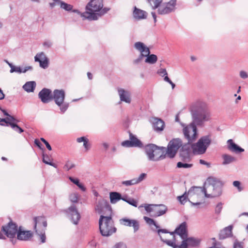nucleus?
<instances>
[{
    "label": "nucleus",
    "mask_w": 248,
    "mask_h": 248,
    "mask_svg": "<svg viewBox=\"0 0 248 248\" xmlns=\"http://www.w3.org/2000/svg\"><path fill=\"white\" fill-rule=\"evenodd\" d=\"M192 166V164H188L184 162H178L177 163V167L178 168L187 169L191 168Z\"/></svg>",
    "instance_id": "obj_42"
},
{
    "label": "nucleus",
    "mask_w": 248,
    "mask_h": 248,
    "mask_svg": "<svg viewBox=\"0 0 248 248\" xmlns=\"http://www.w3.org/2000/svg\"><path fill=\"white\" fill-rule=\"evenodd\" d=\"M179 235L182 239L186 238L188 236L187 226L186 222L184 221L180 224L173 232H170V235Z\"/></svg>",
    "instance_id": "obj_16"
},
{
    "label": "nucleus",
    "mask_w": 248,
    "mask_h": 248,
    "mask_svg": "<svg viewBox=\"0 0 248 248\" xmlns=\"http://www.w3.org/2000/svg\"><path fill=\"white\" fill-rule=\"evenodd\" d=\"M187 198H189L188 193L186 194V193L185 192L183 195L178 196L177 199L182 204H184L186 202Z\"/></svg>",
    "instance_id": "obj_44"
},
{
    "label": "nucleus",
    "mask_w": 248,
    "mask_h": 248,
    "mask_svg": "<svg viewBox=\"0 0 248 248\" xmlns=\"http://www.w3.org/2000/svg\"><path fill=\"white\" fill-rule=\"evenodd\" d=\"M192 142H187L186 144L182 146L181 151V155L183 156H189L191 149L193 150Z\"/></svg>",
    "instance_id": "obj_27"
},
{
    "label": "nucleus",
    "mask_w": 248,
    "mask_h": 248,
    "mask_svg": "<svg viewBox=\"0 0 248 248\" xmlns=\"http://www.w3.org/2000/svg\"><path fill=\"white\" fill-rule=\"evenodd\" d=\"M200 163L202 165H206L208 167H210V163L206 162L205 161H204V160H202V159L200 160Z\"/></svg>",
    "instance_id": "obj_64"
},
{
    "label": "nucleus",
    "mask_w": 248,
    "mask_h": 248,
    "mask_svg": "<svg viewBox=\"0 0 248 248\" xmlns=\"http://www.w3.org/2000/svg\"><path fill=\"white\" fill-rule=\"evenodd\" d=\"M120 223L123 225L133 227L134 232H136L139 230L140 224L139 222L135 219H130L124 218L120 220Z\"/></svg>",
    "instance_id": "obj_20"
},
{
    "label": "nucleus",
    "mask_w": 248,
    "mask_h": 248,
    "mask_svg": "<svg viewBox=\"0 0 248 248\" xmlns=\"http://www.w3.org/2000/svg\"><path fill=\"white\" fill-rule=\"evenodd\" d=\"M111 210L109 203L104 199L99 200L95 206V211L99 214H104L107 211L110 212Z\"/></svg>",
    "instance_id": "obj_17"
},
{
    "label": "nucleus",
    "mask_w": 248,
    "mask_h": 248,
    "mask_svg": "<svg viewBox=\"0 0 248 248\" xmlns=\"http://www.w3.org/2000/svg\"><path fill=\"white\" fill-rule=\"evenodd\" d=\"M233 248H243V247L240 243L235 241L233 244Z\"/></svg>",
    "instance_id": "obj_62"
},
{
    "label": "nucleus",
    "mask_w": 248,
    "mask_h": 248,
    "mask_svg": "<svg viewBox=\"0 0 248 248\" xmlns=\"http://www.w3.org/2000/svg\"><path fill=\"white\" fill-rule=\"evenodd\" d=\"M60 7L65 11H71L72 10L73 6L63 1H61L60 2Z\"/></svg>",
    "instance_id": "obj_41"
},
{
    "label": "nucleus",
    "mask_w": 248,
    "mask_h": 248,
    "mask_svg": "<svg viewBox=\"0 0 248 248\" xmlns=\"http://www.w3.org/2000/svg\"><path fill=\"white\" fill-rule=\"evenodd\" d=\"M222 209V203L219 202L216 206L215 208V213L219 214L220 213Z\"/></svg>",
    "instance_id": "obj_52"
},
{
    "label": "nucleus",
    "mask_w": 248,
    "mask_h": 248,
    "mask_svg": "<svg viewBox=\"0 0 248 248\" xmlns=\"http://www.w3.org/2000/svg\"><path fill=\"white\" fill-rule=\"evenodd\" d=\"M133 14L134 17L138 20L145 19L147 16V13L146 12L140 9L136 6L134 7Z\"/></svg>",
    "instance_id": "obj_26"
},
{
    "label": "nucleus",
    "mask_w": 248,
    "mask_h": 248,
    "mask_svg": "<svg viewBox=\"0 0 248 248\" xmlns=\"http://www.w3.org/2000/svg\"><path fill=\"white\" fill-rule=\"evenodd\" d=\"M16 234L17 239L22 241H28L32 236L31 231L22 230L21 226L19 227Z\"/></svg>",
    "instance_id": "obj_21"
},
{
    "label": "nucleus",
    "mask_w": 248,
    "mask_h": 248,
    "mask_svg": "<svg viewBox=\"0 0 248 248\" xmlns=\"http://www.w3.org/2000/svg\"><path fill=\"white\" fill-rule=\"evenodd\" d=\"M38 97L43 103H48L52 100V91L50 89L43 88L39 93Z\"/></svg>",
    "instance_id": "obj_18"
},
{
    "label": "nucleus",
    "mask_w": 248,
    "mask_h": 248,
    "mask_svg": "<svg viewBox=\"0 0 248 248\" xmlns=\"http://www.w3.org/2000/svg\"><path fill=\"white\" fill-rule=\"evenodd\" d=\"M52 45V44L51 42H50L49 41H45L43 43V46L45 47H46L47 48L50 47Z\"/></svg>",
    "instance_id": "obj_60"
},
{
    "label": "nucleus",
    "mask_w": 248,
    "mask_h": 248,
    "mask_svg": "<svg viewBox=\"0 0 248 248\" xmlns=\"http://www.w3.org/2000/svg\"><path fill=\"white\" fill-rule=\"evenodd\" d=\"M204 188L200 186H193L188 191V201L194 206L198 208H203L205 206L204 202L198 201L204 195Z\"/></svg>",
    "instance_id": "obj_5"
},
{
    "label": "nucleus",
    "mask_w": 248,
    "mask_h": 248,
    "mask_svg": "<svg viewBox=\"0 0 248 248\" xmlns=\"http://www.w3.org/2000/svg\"><path fill=\"white\" fill-rule=\"evenodd\" d=\"M68 217L74 224H77L80 218V215L77 207L73 204L66 211Z\"/></svg>",
    "instance_id": "obj_15"
},
{
    "label": "nucleus",
    "mask_w": 248,
    "mask_h": 248,
    "mask_svg": "<svg viewBox=\"0 0 248 248\" xmlns=\"http://www.w3.org/2000/svg\"><path fill=\"white\" fill-rule=\"evenodd\" d=\"M222 159L223 160L222 164L223 165H226L231 164L236 160L234 157L228 154H224L222 155Z\"/></svg>",
    "instance_id": "obj_33"
},
{
    "label": "nucleus",
    "mask_w": 248,
    "mask_h": 248,
    "mask_svg": "<svg viewBox=\"0 0 248 248\" xmlns=\"http://www.w3.org/2000/svg\"><path fill=\"white\" fill-rule=\"evenodd\" d=\"M43 162L46 164L49 165L55 168L57 167V165L51 162V158L47 155H43Z\"/></svg>",
    "instance_id": "obj_37"
},
{
    "label": "nucleus",
    "mask_w": 248,
    "mask_h": 248,
    "mask_svg": "<svg viewBox=\"0 0 248 248\" xmlns=\"http://www.w3.org/2000/svg\"><path fill=\"white\" fill-rule=\"evenodd\" d=\"M122 184L126 186H130L131 185H135L136 184V183L135 182V180L134 179H133L130 180H127L122 182Z\"/></svg>",
    "instance_id": "obj_48"
},
{
    "label": "nucleus",
    "mask_w": 248,
    "mask_h": 248,
    "mask_svg": "<svg viewBox=\"0 0 248 248\" xmlns=\"http://www.w3.org/2000/svg\"><path fill=\"white\" fill-rule=\"evenodd\" d=\"M122 145L124 147H133V146L132 144L131 141L130 140H125L122 142Z\"/></svg>",
    "instance_id": "obj_54"
},
{
    "label": "nucleus",
    "mask_w": 248,
    "mask_h": 248,
    "mask_svg": "<svg viewBox=\"0 0 248 248\" xmlns=\"http://www.w3.org/2000/svg\"><path fill=\"white\" fill-rule=\"evenodd\" d=\"M41 140L46 145V147L48 150L51 151L52 150L50 145L45 139L41 138Z\"/></svg>",
    "instance_id": "obj_56"
},
{
    "label": "nucleus",
    "mask_w": 248,
    "mask_h": 248,
    "mask_svg": "<svg viewBox=\"0 0 248 248\" xmlns=\"http://www.w3.org/2000/svg\"><path fill=\"white\" fill-rule=\"evenodd\" d=\"M32 69V67L31 66H25L24 67L14 66L13 67H11V69H10V72H17L19 73H26L27 71L29 70H31Z\"/></svg>",
    "instance_id": "obj_30"
},
{
    "label": "nucleus",
    "mask_w": 248,
    "mask_h": 248,
    "mask_svg": "<svg viewBox=\"0 0 248 248\" xmlns=\"http://www.w3.org/2000/svg\"><path fill=\"white\" fill-rule=\"evenodd\" d=\"M162 0H147L148 2L152 6V9L154 10L160 6Z\"/></svg>",
    "instance_id": "obj_38"
},
{
    "label": "nucleus",
    "mask_w": 248,
    "mask_h": 248,
    "mask_svg": "<svg viewBox=\"0 0 248 248\" xmlns=\"http://www.w3.org/2000/svg\"><path fill=\"white\" fill-rule=\"evenodd\" d=\"M192 122L188 125L182 124L185 138L190 142H193L197 137L196 126H202L204 123L210 119V112L207 105L203 102L197 103L191 109Z\"/></svg>",
    "instance_id": "obj_1"
},
{
    "label": "nucleus",
    "mask_w": 248,
    "mask_h": 248,
    "mask_svg": "<svg viewBox=\"0 0 248 248\" xmlns=\"http://www.w3.org/2000/svg\"><path fill=\"white\" fill-rule=\"evenodd\" d=\"M182 146V141L180 139H174L171 140L167 147V155L170 158H173L179 148Z\"/></svg>",
    "instance_id": "obj_10"
},
{
    "label": "nucleus",
    "mask_w": 248,
    "mask_h": 248,
    "mask_svg": "<svg viewBox=\"0 0 248 248\" xmlns=\"http://www.w3.org/2000/svg\"><path fill=\"white\" fill-rule=\"evenodd\" d=\"M1 231L7 237L14 238L17 234L18 226L16 223L10 221L7 225L2 227Z\"/></svg>",
    "instance_id": "obj_12"
},
{
    "label": "nucleus",
    "mask_w": 248,
    "mask_h": 248,
    "mask_svg": "<svg viewBox=\"0 0 248 248\" xmlns=\"http://www.w3.org/2000/svg\"><path fill=\"white\" fill-rule=\"evenodd\" d=\"M146 176V174L145 173H142L140 174L139 177L137 178H134L135 180V182L137 184L140 183L141 181H142L144 179H145V177Z\"/></svg>",
    "instance_id": "obj_47"
},
{
    "label": "nucleus",
    "mask_w": 248,
    "mask_h": 248,
    "mask_svg": "<svg viewBox=\"0 0 248 248\" xmlns=\"http://www.w3.org/2000/svg\"><path fill=\"white\" fill-rule=\"evenodd\" d=\"M126 202L134 207H137L138 206L137 202L133 198H129Z\"/></svg>",
    "instance_id": "obj_51"
},
{
    "label": "nucleus",
    "mask_w": 248,
    "mask_h": 248,
    "mask_svg": "<svg viewBox=\"0 0 248 248\" xmlns=\"http://www.w3.org/2000/svg\"><path fill=\"white\" fill-rule=\"evenodd\" d=\"M146 58L145 60V62L149 64H155L157 61V57L156 55L155 54H148V55L146 56Z\"/></svg>",
    "instance_id": "obj_35"
},
{
    "label": "nucleus",
    "mask_w": 248,
    "mask_h": 248,
    "mask_svg": "<svg viewBox=\"0 0 248 248\" xmlns=\"http://www.w3.org/2000/svg\"><path fill=\"white\" fill-rule=\"evenodd\" d=\"M184 244V245L186 246V248H187L188 246L190 247H196L199 244V241L198 240L193 238V237H186V238H185L183 239L181 244Z\"/></svg>",
    "instance_id": "obj_28"
},
{
    "label": "nucleus",
    "mask_w": 248,
    "mask_h": 248,
    "mask_svg": "<svg viewBox=\"0 0 248 248\" xmlns=\"http://www.w3.org/2000/svg\"><path fill=\"white\" fill-rule=\"evenodd\" d=\"M65 94L63 90L55 89L52 93V100L60 108L61 112L64 113L69 107V103L64 102Z\"/></svg>",
    "instance_id": "obj_7"
},
{
    "label": "nucleus",
    "mask_w": 248,
    "mask_h": 248,
    "mask_svg": "<svg viewBox=\"0 0 248 248\" xmlns=\"http://www.w3.org/2000/svg\"><path fill=\"white\" fill-rule=\"evenodd\" d=\"M176 0H170L169 2L164 3L158 7V13L159 15L168 14L175 9Z\"/></svg>",
    "instance_id": "obj_14"
},
{
    "label": "nucleus",
    "mask_w": 248,
    "mask_h": 248,
    "mask_svg": "<svg viewBox=\"0 0 248 248\" xmlns=\"http://www.w3.org/2000/svg\"><path fill=\"white\" fill-rule=\"evenodd\" d=\"M211 142V139L209 136L202 137L196 144H193V153L198 155L204 154Z\"/></svg>",
    "instance_id": "obj_8"
},
{
    "label": "nucleus",
    "mask_w": 248,
    "mask_h": 248,
    "mask_svg": "<svg viewBox=\"0 0 248 248\" xmlns=\"http://www.w3.org/2000/svg\"><path fill=\"white\" fill-rule=\"evenodd\" d=\"M74 167L75 165L72 162H71L70 161H68L66 162L64 166V169L66 170H69L71 169Z\"/></svg>",
    "instance_id": "obj_49"
},
{
    "label": "nucleus",
    "mask_w": 248,
    "mask_h": 248,
    "mask_svg": "<svg viewBox=\"0 0 248 248\" xmlns=\"http://www.w3.org/2000/svg\"><path fill=\"white\" fill-rule=\"evenodd\" d=\"M87 140H88V139L86 137H81L77 138V141L79 143L81 142H84Z\"/></svg>",
    "instance_id": "obj_59"
},
{
    "label": "nucleus",
    "mask_w": 248,
    "mask_h": 248,
    "mask_svg": "<svg viewBox=\"0 0 248 248\" xmlns=\"http://www.w3.org/2000/svg\"><path fill=\"white\" fill-rule=\"evenodd\" d=\"M240 78H248V75L244 71H241L240 72Z\"/></svg>",
    "instance_id": "obj_63"
},
{
    "label": "nucleus",
    "mask_w": 248,
    "mask_h": 248,
    "mask_svg": "<svg viewBox=\"0 0 248 248\" xmlns=\"http://www.w3.org/2000/svg\"><path fill=\"white\" fill-rule=\"evenodd\" d=\"M155 216L159 217L164 215L168 210L167 207L164 204H156L154 207Z\"/></svg>",
    "instance_id": "obj_29"
},
{
    "label": "nucleus",
    "mask_w": 248,
    "mask_h": 248,
    "mask_svg": "<svg viewBox=\"0 0 248 248\" xmlns=\"http://www.w3.org/2000/svg\"><path fill=\"white\" fill-rule=\"evenodd\" d=\"M34 60L39 62L41 68L46 69L48 67L49 60L43 52L37 53L34 57Z\"/></svg>",
    "instance_id": "obj_19"
},
{
    "label": "nucleus",
    "mask_w": 248,
    "mask_h": 248,
    "mask_svg": "<svg viewBox=\"0 0 248 248\" xmlns=\"http://www.w3.org/2000/svg\"><path fill=\"white\" fill-rule=\"evenodd\" d=\"M103 7V0H91L86 6V12L81 14V16L89 20H97L109 10L108 8Z\"/></svg>",
    "instance_id": "obj_2"
},
{
    "label": "nucleus",
    "mask_w": 248,
    "mask_h": 248,
    "mask_svg": "<svg viewBox=\"0 0 248 248\" xmlns=\"http://www.w3.org/2000/svg\"><path fill=\"white\" fill-rule=\"evenodd\" d=\"M7 120H8V121L9 122H12V123H15V122H18V120L16 119L14 117L10 115H9L8 116V117H7Z\"/></svg>",
    "instance_id": "obj_57"
},
{
    "label": "nucleus",
    "mask_w": 248,
    "mask_h": 248,
    "mask_svg": "<svg viewBox=\"0 0 248 248\" xmlns=\"http://www.w3.org/2000/svg\"><path fill=\"white\" fill-rule=\"evenodd\" d=\"M228 149L231 152L235 154H239L244 151V149L235 144L232 139L227 141Z\"/></svg>",
    "instance_id": "obj_23"
},
{
    "label": "nucleus",
    "mask_w": 248,
    "mask_h": 248,
    "mask_svg": "<svg viewBox=\"0 0 248 248\" xmlns=\"http://www.w3.org/2000/svg\"><path fill=\"white\" fill-rule=\"evenodd\" d=\"M222 186L221 182L218 179L208 177L204 183V196L209 198L219 196L222 193Z\"/></svg>",
    "instance_id": "obj_3"
},
{
    "label": "nucleus",
    "mask_w": 248,
    "mask_h": 248,
    "mask_svg": "<svg viewBox=\"0 0 248 248\" xmlns=\"http://www.w3.org/2000/svg\"><path fill=\"white\" fill-rule=\"evenodd\" d=\"M9 125L15 131L19 133H21L23 132V130L16 123L10 122L9 123Z\"/></svg>",
    "instance_id": "obj_43"
},
{
    "label": "nucleus",
    "mask_w": 248,
    "mask_h": 248,
    "mask_svg": "<svg viewBox=\"0 0 248 248\" xmlns=\"http://www.w3.org/2000/svg\"><path fill=\"white\" fill-rule=\"evenodd\" d=\"M156 145L154 144H149L145 147V151L148 159L150 161H157L165 158V155L162 154L159 156L155 157V152H156Z\"/></svg>",
    "instance_id": "obj_13"
},
{
    "label": "nucleus",
    "mask_w": 248,
    "mask_h": 248,
    "mask_svg": "<svg viewBox=\"0 0 248 248\" xmlns=\"http://www.w3.org/2000/svg\"><path fill=\"white\" fill-rule=\"evenodd\" d=\"M99 230L103 236H109L116 231L113 221L111 217L101 215L99 220Z\"/></svg>",
    "instance_id": "obj_4"
},
{
    "label": "nucleus",
    "mask_w": 248,
    "mask_h": 248,
    "mask_svg": "<svg viewBox=\"0 0 248 248\" xmlns=\"http://www.w3.org/2000/svg\"><path fill=\"white\" fill-rule=\"evenodd\" d=\"M109 198L110 202L112 204H115L121 200L122 195L117 192H111L109 193Z\"/></svg>",
    "instance_id": "obj_31"
},
{
    "label": "nucleus",
    "mask_w": 248,
    "mask_h": 248,
    "mask_svg": "<svg viewBox=\"0 0 248 248\" xmlns=\"http://www.w3.org/2000/svg\"><path fill=\"white\" fill-rule=\"evenodd\" d=\"M157 73L158 76L162 77V78H169L167 72L165 68H160L158 69Z\"/></svg>",
    "instance_id": "obj_45"
},
{
    "label": "nucleus",
    "mask_w": 248,
    "mask_h": 248,
    "mask_svg": "<svg viewBox=\"0 0 248 248\" xmlns=\"http://www.w3.org/2000/svg\"><path fill=\"white\" fill-rule=\"evenodd\" d=\"M164 80L169 83L171 85L172 89H174L175 87V84L170 80V78H164Z\"/></svg>",
    "instance_id": "obj_61"
},
{
    "label": "nucleus",
    "mask_w": 248,
    "mask_h": 248,
    "mask_svg": "<svg viewBox=\"0 0 248 248\" xmlns=\"http://www.w3.org/2000/svg\"><path fill=\"white\" fill-rule=\"evenodd\" d=\"M69 200L71 202L73 203L77 202L78 200V194L74 193L70 194L69 196Z\"/></svg>",
    "instance_id": "obj_46"
},
{
    "label": "nucleus",
    "mask_w": 248,
    "mask_h": 248,
    "mask_svg": "<svg viewBox=\"0 0 248 248\" xmlns=\"http://www.w3.org/2000/svg\"><path fill=\"white\" fill-rule=\"evenodd\" d=\"M143 219L149 225H154L156 229H158L159 228V226L156 224L153 219L145 216L143 217Z\"/></svg>",
    "instance_id": "obj_39"
},
{
    "label": "nucleus",
    "mask_w": 248,
    "mask_h": 248,
    "mask_svg": "<svg viewBox=\"0 0 248 248\" xmlns=\"http://www.w3.org/2000/svg\"><path fill=\"white\" fill-rule=\"evenodd\" d=\"M233 186L236 187L238 191L240 192L243 190V188L241 186V183L238 181H235L233 182Z\"/></svg>",
    "instance_id": "obj_50"
},
{
    "label": "nucleus",
    "mask_w": 248,
    "mask_h": 248,
    "mask_svg": "<svg viewBox=\"0 0 248 248\" xmlns=\"http://www.w3.org/2000/svg\"><path fill=\"white\" fill-rule=\"evenodd\" d=\"M34 229L36 234L39 236L41 243L46 242V236L45 229L47 226V222L45 217H42L34 218Z\"/></svg>",
    "instance_id": "obj_6"
},
{
    "label": "nucleus",
    "mask_w": 248,
    "mask_h": 248,
    "mask_svg": "<svg viewBox=\"0 0 248 248\" xmlns=\"http://www.w3.org/2000/svg\"><path fill=\"white\" fill-rule=\"evenodd\" d=\"M118 92L121 101L128 104L130 103L131 98L130 93L129 91L122 88H119L118 89Z\"/></svg>",
    "instance_id": "obj_22"
},
{
    "label": "nucleus",
    "mask_w": 248,
    "mask_h": 248,
    "mask_svg": "<svg viewBox=\"0 0 248 248\" xmlns=\"http://www.w3.org/2000/svg\"><path fill=\"white\" fill-rule=\"evenodd\" d=\"M156 152H155V157H157L159 156L160 155H161L162 154H163V155H165V156L167 155L166 154V150L165 147H158L156 146Z\"/></svg>",
    "instance_id": "obj_36"
},
{
    "label": "nucleus",
    "mask_w": 248,
    "mask_h": 248,
    "mask_svg": "<svg viewBox=\"0 0 248 248\" xmlns=\"http://www.w3.org/2000/svg\"><path fill=\"white\" fill-rule=\"evenodd\" d=\"M83 147L85 149L86 151H88L90 150L91 148V144L89 142V140H86L84 142H83Z\"/></svg>",
    "instance_id": "obj_55"
},
{
    "label": "nucleus",
    "mask_w": 248,
    "mask_h": 248,
    "mask_svg": "<svg viewBox=\"0 0 248 248\" xmlns=\"http://www.w3.org/2000/svg\"><path fill=\"white\" fill-rule=\"evenodd\" d=\"M232 228L233 226L232 225L224 228L222 230H221L220 232V233L219 234V239H224L226 238L232 236Z\"/></svg>",
    "instance_id": "obj_25"
},
{
    "label": "nucleus",
    "mask_w": 248,
    "mask_h": 248,
    "mask_svg": "<svg viewBox=\"0 0 248 248\" xmlns=\"http://www.w3.org/2000/svg\"><path fill=\"white\" fill-rule=\"evenodd\" d=\"M152 123L154 129L155 131L160 132L164 129L165 123L160 119L154 118H153Z\"/></svg>",
    "instance_id": "obj_24"
},
{
    "label": "nucleus",
    "mask_w": 248,
    "mask_h": 248,
    "mask_svg": "<svg viewBox=\"0 0 248 248\" xmlns=\"http://www.w3.org/2000/svg\"><path fill=\"white\" fill-rule=\"evenodd\" d=\"M157 232L162 242L173 248H178L179 246L176 244L175 235H170V232L166 229H158Z\"/></svg>",
    "instance_id": "obj_9"
},
{
    "label": "nucleus",
    "mask_w": 248,
    "mask_h": 248,
    "mask_svg": "<svg viewBox=\"0 0 248 248\" xmlns=\"http://www.w3.org/2000/svg\"><path fill=\"white\" fill-rule=\"evenodd\" d=\"M36 87V82L35 81H28L26 82L23 86V88L28 93L33 92Z\"/></svg>",
    "instance_id": "obj_32"
},
{
    "label": "nucleus",
    "mask_w": 248,
    "mask_h": 248,
    "mask_svg": "<svg viewBox=\"0 0 248 248\" xmlns=\"http://www.w3.org/2000/svg\"><path fill=\"white\" fill-rule=\"evenodd\" d=\"M69 179L71 182L76 185L77 186L79 183V180L77 178H74L72 177H69Z\"/></svg>",
    "instance_id": "obj_58"
},
{
    "label": "nucleus",
    "mask_w": 248,
    "mask_h": 248,
    "mask_svg": "<svg viewBox=\"0 0 248 248\" xmlns=\"http://www.w3.org/2000/svg\"><path fill=\"white\" fill-rule=\"evenodd\" d=\"M156 204H144L143 205H141L140 207H144L145 208V210L148 212V213H151L152 212H154Z\"/></svg>",
    "instance_id": "obj_40"
},
{
    "label": "nucleus",
    "mask_w": 248,
    "mask_h": 248,
    "mask_svg": "<svg viewBox=\"0 0 248 248\" xmlns=\"http://www.w3.org/2000/svg\"><path fill=\"white\" fill-rule=\"evenodd\" d=\"M129 139L133 147H141L142 146L141 142L135 136L130 133Z\"/></svg>",
    "instance_id": "obj_34"
},
{
    "label": "nucleus",
    "mask_w": 248,
    "mask_h": 248,
    "mask_svg": "<svg viewBox=\"0 0 248 248\" xmlns=\"http://www.w3.org/2000/svg\"><path fill=\"white\" fill-rule=\"evenodd\" d=\"M134 47L140 52L139 57L133 61L134 64H138L142 61L143 57H146L148 54L150 53V51L149 48L144 43L140 42L135 43Z\"/></svg>",
    "instance_id": "obj_11"
},
{
    "label": "nucleus",
    "mask_w": 248,
    "mask_h": 248,
    "mask_svg": "<svg viewBox=\"0 0 248 248\" xmlns=\"http://www.w3.org/2000/svg\"><path fill=\"white\" fill-rule=\"evenodd\" d=\"M112 248H127L126 245L123 242L116 243Z\"/></svg>",
    "instance_id": "obj_53"
}]
</instances>
